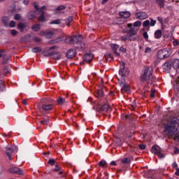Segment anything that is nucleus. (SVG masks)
I'll use <instances>...</instances> for the list:
<instances>
[{"label": "nucleus", "mask_w": 179, "mask_h": 179, "mask_svg": "<svg viewBox=\"0 0 179 179\" xmlns=\"http://www.w3.org/2000/svg\"><path fill=\"white\" fill-rule=\"evenodd\" d=\"M179 126V116L174 117L171 116L168 121V122L164 126V132L167 135V136L171 137L176 131H177V128Z\"/></svg>", "instance_id": "f257e3e1"}, {"label": "nucleus", "mask_w": 179, "mask_h": 179, "mask_svg": "<svg viewBox=\"0 0 179 179\" xmlns=\"http://www.w3.org/2000/svg\"><path fill=\"white\" fill-rule=\"evenodd\" d=\"M153 70L151 67L148 66H145L143 70V73L141 76V82H147V80H150L152 78Z\"/></svg>", "instance_id": "f03ea898"}, {"label": "nucleus", "mask_w": 179, "mask_h": 179, "mask_svg": "<svg viewBox=\"0 0 179 179\" xmlns=\"http://www.w3.org/2000/svg\"><path fill=\"white\" fill-rule=\"evenodd\" d=\"M168 57H170V52L169 51V49L164 48L161 50H159L157 57L159 59H164L166 58H168Z\"/></svg>", "instance_id": "7ed1b4c3"}, {"label": "nucleus", "mask_w": 179, "mask_h": 179, "mask_svg": "<svg viewBox=\"0 0 179 179\" xmlns=\"http://www.w3.org/2000/svg\"><path fill=\"white\" fill-rule=\"evenodd\" d=\"M17 152V146H12L10 148H6V155L8 156L9 160H12V155L13 153H16Z\"/></svg>", "instance_id": "20e7f679"}, {"label": "nucleus", "mask_w": 179, "mask_h": 179, "mask_svg": "<svg viewBox=\"0 0 179 179\" xmlns=\"http://www.w3.org/2000/svg\"><path fill=\"white\" fill-rule=\"evenodd\" d=\"M119 74L122 76V78H127L128 75H129V72L128 70L125 69V62H120V69L119 71Z\"/></svg>", "instance_id": "39448f33"}, {"label": "nucleus", "mask_w": 179, "mask_h": 179, "mask_svg": "<svg viewBox=\"0 0 179 179\" xmlns=\"http://www.w3.org/2000/svg\"><path fill=\"white\" fill-rule=\"evenodd\" d=\"M8 173H10V174H17L18 176H23L24 174V172L23 170L16 167V166H12L8 169Z\"/></svg>", "instance_id": "423d86ee"}, {"label": "nucleus", "mask_w": 179, "mask_h": 179, "mask_svg": "<svg viewBox=\"0 0 179 179\" xmlns=\"http://www.w3.org/2000/svg\"><path fill=\"white\" fill-rule=\"evenodd\" d=\"M127 27H129V30L127 32V34L131 38H134V36L138 34V29L135 27H132V24H128Z\"/></svg>", "instance_id": "0eeeda50"}, {"label": "nucleus", "mask_w": 179, "mask_h": 179, "mask_svg": "<svg viewBox=\"0 0 179 179\" xmlns=\"http://www.w3.org/2000/svg\"><path fill=\"white\" fill-rule=\"evenodd\" d=\"M119 16H120V17L118 18L120 22H121L122 19L123 22H127V19L131 17V13H129V11H120L119 12Z\"/></svg>", "instance_id": "6e6552de"}, {"label": "nucleus", "mask_w": 179, "mask_h": 179, "mask_svg": "<svg viewBox=\"0 0 179 179\" xmlns=\"http://www.w3.org/2000/svg\"><path fill=\"white\" fill-rule=\"evenodd\" d=\"M40 36H43L44 37H46V38H52V37L55 36V33L50 31H41Z\"/></svg>", "instance_id": "1a4fd4ad"}, {"label": "nucleus", "mask_w": 179, "mask_h": 179, "mask_svg": "<svg viewBox=\"0 0 179 179\" xmlns=\"http://www.w3.org/2000/svg\"><path fill=\"white\" fill-rule=\"evenodd\" d=\"M136 19L140 20H145V19H148V14L145 12H141L136 13Z\"/></svg>", "instance_id": "9d476101"}, {"label": "nucleus", "mask_w": 179, "mask_h": 179, "mask_svg": "<svg viewBox=\"0 0 179 179\" xmlns=\"http://www.w3.org/2000/svg\"><path fill=\"white\" fill-rule=\"evenodd\" d=\"M66 55L67 58H69V59L75 58V57L76 56V50L70 49L66 52Z\"/></svg>", "instance_id": "9b49d317"}, {"label": "nucleus", "mask_w": 179, "mask_h": 179, "mask_svg": "<svg viewBox=\"0 0 179 179\" xmlns=\"http://www.w3.org/2000/svg\"><path fill=\"white\" fill-rule=\"evenodd\" d=\"M171 66H173L172 62L167 61L163 64L162 68L164 71H166V72H169V71L171 69Z\"/></svg>", "instance_id": "f8f14e48"}, {"label": "nucleus", "mask_w": 179, "mask_h": 179, "mask_svg": "<svg viewBox=\"0 0 179 179\" xmlns=\"http://www.w3.org/2000/svg\"><path fill=\"white\" fill-rule=\"evenodd\" d=\"M54 108V105L52 104H43L42 105V110L45 113L52 110Z\"/></svg>", "instance_id": "ddd939ff"}, {"label": "nucleus", "mask_w": 179, "mask_h": 179, "mask_svg": "<svg viewBox=\"0 0 179 179\" xmlns=\"http://www.w3.org/2000/svg\"><path fill=\"white\" fill-rule=\"evenodd\" d=\"M83 59L84 62H87V64H90L91 61L93 59V55L87 53L84 55L83 57Z\"/></svg>", "instance_id": "4468645a"}, {"label": "nucleus", "mask_w": 179, "mask_h": 179, "mask_svg": "<svg viewBox=\"0 0 179 179\" xmlns=\"http://www.w3.org/2000/svg\"><path fill=\"white\" fill-rule=\"evenodd\" d=\"M82 41H83V36H82V35L74 36V44H80V45H82Z\"/></svg>", "instance_id": "2eb2a0df"}, {"label": "nucleus", "mask_w": 179, "mask_h": 179, "mask_svg": "<svg viewBox=\"0 0 179 179\" xmlns=\"http://www.w3.org/2000/svg\"><path fill=\"white\" fill-rule=\"evenodd\" d=\"M37 13H38V12L36 10L30 11L28 13V19H29V20H33L34 19H36Z\"/></svg>", "instance_id": "dca6fc26"}, {"label": "nucleus", "mask_w": 179, "mask_h": 179, "mask_svg": "<svg viewBox=\"0 0 179 179\" xmlns=\"http://www.w3.org/2000/svg\"><path fill=\"white\" fill-rule=\"evenodd\" d=\"M162 152V148L159 147L157 145H154L152 147V153H154V155H157Z\"/></svg>", "instance_id": "f3484780"}, {"label": "nucleus", "mask_w": 179, "mask_h": 179, "mask_svg": "<svg viewBox=\"0 0 179 179\" xmlns=\"http://www.w3.org/2000/svg\"><path fill=\"white\" fill-rule=\"evenodd\" d=\"M122 41H135L136 38H131L128 34L126 36H123L121 37Z\"/></svg>", "instance_id": "a211bd4d"}, {"label": "nucleus", "mask_w": 179, "mask_h": 179, "mask_svg": "<svg viewBox=\"0 0 179 179\" xmlns=\"http://www.w3.org/2000/svg\"><path fill=\"white\" fill-rule=\"evenodd\" d=\"M65 9H66V7L65 6H59L56 8L55 13H58L59 15H62Z\"/></svg>", "instance_id": "6ab92c4d"}, {"label": "nucleus", "mask_w": 179, "mask_h": 179, "mask_svg": "<svg viewBox=\"0 0 179 179\" xmlns=\"http://www.w3.org/2000/svg\"><path fill=\"white\" fill-rule=\"evenodd\" d=\"M122 93H131V89L129 88V85L128 84H124L122 87Z\"/></svg>", "instance_id": "aec40b11"}, {"label": "nucleus", "mask_w": 179, "mask_h": 179, "mask_svg": "<svg viewBox=\"0 0 179 179\" xmlns=\"http://www.w3.org/2000/svg\"><path fill=\"white\" fill-rule=\"evenodd\" d=\"M155 2L161 9H163L166 5V0H155Z\"/></svg>", "instance_id": "412c9836"}, {"label": "nucleus", "mask_w": 179, "mask_h": 179, "mask_svg": "<svg viewBox=\"0 0 179 179\" xmlns=\"http://www.w3.org/2000/svg\"><path fill=\"white\" fill-rule=\"evenodd\" d=\"M51 58L56 60L61 59V55H59V53L57 51H53L52 52Z\"/></svg>", "instance_id": "4be33fe9"}, {"label": "nucleus", "mask_w": 179, "mask_h": 179, "mask_svg": "<svg viewBox=\"0 0 179 179\" xmlns=\"http://www.w3.org/2000/svg\"><path fill=\"white\" fill-rule=\"evenodd\" d=\"M162 36H163V32L162 30L158 29L155 32V38L159 40V38H162Z\"/></svg>", "instance_id": "5701e85b"}, {"label": "nucleus", "mask_w": 179, "mask_h": 179, "mask_svg": "<svg viewBox=\"0 0 179 179\" xmlns=\"http://www.w3.org/2000/svg\"><path fill=\"white\" fill-rule=\"evenodd\" d=\"M132 157H126V158H123L121 161V163L122 164H131V159Z\"/></svg>", "instance_id": "b1692460"}, {"label": "nucleus", "mask_w": 179, "mask_h": 179, "mask_svg": "<svg viewBox=\"0 0 179 179\" xmlns=\"http://www.w3.org/2000/svg\"><path fill=\"white\" fill-rule=\"evenodd\" d=\"M172 62V66L174 69H179V59H175Z\"/></svg>", "instance_id": "393cba45"}, {"label": "nucleus", "mask_w": 179, "mask_h": 179, "mask_svg": "<svg viewBox=\"0 0 179 179\" xmlns=\"http://www.w3.org/2000/svg\"><path fill=\"white\" fill-rule=\"evenodd\" d=\"M66 44H75V38L73 37H67L65 39Z\"/></svg>", "instance_id": "a878e982"}, {"label": "nucleus", "mask_w": 179, "mask_h": 179, "mask_svg": "<svg viewBox=\"0 0 179 179\" xmlns=\"http://www.w3.org/2000/svg\"><path fill=\"white\" fill-rule=\"evenodd\" d=\"M17 27L18 30H20V31L23 32L24 29H26V24H24L23 22H20V23H18Z\"/></svg>", "instance_id": "bb28decb"}, {"label": "nucleus", "mask_w": 179, "mask_h": 179, "mask_svg": "<svg viewBox=\"0 0 179 179\" xmlns=\"http://www.w3.org/2000/svg\"><path fill=\"white\" fill-rule=\"evenodd\" d=\"M105 58H106V60L107 62H110V61H113V59H114V58L113 57V54L110 53V52H107L106 55H105Z\"/></svg>", "instance_id": "cd10ccee"}, {"label": "nucleus", "mask_w": 179, "mask_h": 179, "mask_svg": "<svg viewBox=\"0 0 179 179\" xmlns=\"http://www.w3.org/2000/svg\"><path fill=\"white\" fill-rule=\"evenodd\" d=\"M104 96V92L102 90H97L95 92V96L96 97H103Z\"/></svg>", "instance_id": "c85d7f7f"}, {"label": "nucleus", "mask_w": 179, "mask_h": 179, "mask_svg": "<svg viewBox=\"0 0 179 179\" xmlns=\"http://www.w3.org/2000/svg\"><path fill=\"white\" fill-rule=\"evenodd\" d=\"M110 108H111V107L108 103H105L101 107V110L107 112Z\"/></svg>", "instance_id": "c756f323"}, {"label": "nucleus", "mask_w": 179, "mask_h": 179, "mask_svg": "<svg viewBox=\"0 0 179 179\" xmlns=\"http://www.w3.org/2000/svg\"><path fill=\"white\" fill-rule=\"evenodd\" d=\"M1 22L4 24V26H9V17H2Z\"/></svg>", "instance_id": "7c9ffc66"}, {"label": "nucleus", "mask_w": 179, "mask_h": 179, "mask_svg": "<svg viewBox=\"0 0 179 179\" xmlns=\"http://www.w3.org/2000/svg\"><path fill=\"white\" fill-rule=\"evenodd\" d=\"M40 29H41L40 24H35L32 25V27H31V29L34 31H38V30H40Z\"/></svg>", "instance_id": "2f4dec72"}, {"label": "nucleus", "mask_w": 179, "mask_h": 179, "mask_svg": "<svg viewBox=\"0 0 179 179\" xmlns=\"http://www.w3.org/2000/svg\"><path fill=\"white\" fill-rule=\"evenodd\" d=\"M38 20L41 23H43V22H45V17L44 16V13H41L39 17L38 18Z\"/></svg>", "instance_id": "473e14b6"}, {"label": "nucleus", "mask_w": 179, "mask_h": 179, "mask_svg": "<svg viewBox=\"0 0 179 179\" xmlns=\"http://www.w3.org/2000/svg\"><path fill=\"white\" fill-rule=\"evenodd\" d=\"M50 122V120L48 118H43L42 120L39 122V124L41 125H47Z\"/></svg>", "instance_id": "72a5a7b5"}, {"label": "nucleus", "mask_w": 179, "mask_h": 179, "mask_svg": "<svg viewBox=\"0 0 179 179\" xmlns=\"http://www.w3.org/2000/svg\"><path fill=\"white\" fill-rule=\"evenodd\" d=\"M57 104H59V106H62V104L65 103V99L60 96L57 99Z\"/></svg>", "instance_id": "f704fd0d"}, {"label": "nucleus", "mask_w": 179, "mask_h": 179, "mask_svg": "<svg viewBox=\"0 0 179 179\" xmlns=\"http://www.w3.org/2000/svg\"><path fill=\"white\" fill-rule=\"evenodd\" d=\"M98 166L102 168L107 167V162L103 159L98 164Z\"/></svg>", "instance_id": "c9c22d12"}, {"label": "nucleus", "mask_w": 179, "mask_h": 179, "mask_svg": "<svg viewBox=\"0 0 179 179\" xmlns=\"http://www.w3.org/2000/svg\"><path fill=\"white\" fill-rule=\"evenodd\" d=\"M73 20V16H69L67 19V22H66V26H68V27H69V26H71V22Z\"/></svg>", "instance_id": "e433bc0d"}, {"label": "nucleus", "mask_w": 179, "mask_h": 179, "mask_svg": "<svg viewBox=\"0 0 179 179\" xmlns=\"http://www.w3.org/2000/svg\"><path fill=\"white\" fill-rule=\"evenodd\" d=\"M61 41H62V38L59 37V38H56V39H55L53 41H50V44H57V43H59Z\"/></svg>", "instance_id": "4c0bfd02"}, {"label": "nucleus", "mask_w": 179, "mask_h": 179, "mask_svg": "<svg viewBox=\"0 0 179 179\" xmlns=\"http://www.w3.org/2000/svg\"><path fill=\"white\" fill-rule=\"evenodd\" d=\"M8 61H9V57H7L6 55H3L2 64H8Z\"/></svg>", "instance_id": "58836bf2"}, {"label": "nucleus", "mask_w": 179, "mask_h": 179, "mask_svg": "<svg viewBox=\"0 0 179 179\" xmlns=\"http://www.w3.org/2000/svg\"><path fill=\"white\" fill-rule=\"evenodd\" d=\"M110 47H111L113 51H117V50H118V48H120V45H118L117 44H111Z\"/></svg>", "instance_id": "ea45409f"}, {"label": "nucleus", "mask_w": 179, "mask_h": 179, "mask_svg": "<svg viewBox=\"0 0 179 179\" xmlns=\"http://www.w3.org/2000/svg\"><path fill=\"white\" fill-rule=\"evenodd\" d=\"M55 163L56 162H55V159H50L48 162V164H50V166H55Z\"/></svg>", "instance_id": "a19ab883"}, {"label": "nucleus", "mask_w": 179, "mask_h": 179, "mask_svg": "<svg viewBox=\"0 0 179 179\" xmlns=\"http://www.w3.org/2000/svg\"><path fill=\"white\" fill-rule=\"evenodd\" d=\"M50 24H61V20H55L52 21Z\"/></svg>", "instance_id": "79ce46f5"}, {"label": "nucleus", "mask_w": 179, "mask_h": 179, "mask_svg": "<svg viewBox=\"0 0 179 179\" xmlns=\"http://www.w3.org/2000/svg\"><path fill=\"white\" fill-rule=\"evenodd\" d=\"M150 24V21H149V20L144 21L143 23V27H148Z\"/></svg>", "instance_id": "37998d69"}, {"label": "nucleus", "mask_w": 179, "mask_h": 179, "mask_svg": "<svg viewBox=\"0 0 179 179\" xmlns=\"http://www.w3.org/2000/svg\"><path fill=\"white\" fill-rule=\"evenodd\" d=\"M33 52H40L41 51V48L35 47L32 49Z\"/></svg>", "instance_id": "c03bdc74"}, {"label": "nucleus", "mask_w": 179, "mask_h": 179, "mask_svg": "<svg viewBox=\"0 0 179 179\" xmlns=\"http://www.w3.org/2000/svg\"><path fill=\"white\" fill-rule=\"evenodd\" d=\"M142 24V22L141 21H136L134 24L133 27H141V25Z\"/></svg>", "instance_id": "a18cd8bd"}, {"label": "nucleus", "mask_w": 179, "mask_h": 179, "mask_svg": "<svg viewBox=\"0 0 179 179\" xmlns=\"http://www.w3.org/2000/svg\"><path fill=\"white\" fill-rule=\"evenodd\" d=\"M159 159H164L166 157V155L162 153V152H159L158 154H157Z\"/></svg>", "instance_id": "49530a36"}, {"label": "nucleus", "mask_w": 179, "mask_h": 179, "mask_svg": "<svg viewBox=\"0 0 179 179\" xmlns=\"http://www.w3.org/2000/svg\"><path fill=\"white\" fill-rule=\"evenodd\" d=\"M18 33H19V32H17V31H16V29H12V30L10 31V34H11L12 36H17Z\"/></svg>", "instance_id": "de8ad7c7"}, {"label": "nucleus", "mask_w": 179, "mask_h": 179, "mask_svg": "<svg viewBox=\"0 0 179 179\" xmlns=\"http://www.w3.org/2000/svg\"><path fill=\"white\" fill-rule=\"evenodd\" d=\"M3 89H5V85H3V82L0 81V92H3Z\"/></svg>", "instance_id": "09e8293b"}, {"label": "nucleus", "mask_w": 179, "mask_h": 179, "mask_svg": "<svg viewBox=\"0 0 179 179\" xmlns=\"http://www.w3.org/2000/svg\"><path fill=\"white\" fill-rule=\"evenodd\" d=\"M14 19L15 20H20V19H22V15H20V14H16L14 16Z\"/></svg>", "instance_id": "8fccbe9b"}, {"label": "nucleus", "mask_w": 179, "mask_h": 179, "mask_svg": "<svg viewBox=\"0 0 179 179\" xmlns=\"http://www.w3.org/2000/svg\"><path fill=\"white\" fill-rule=\"evenodd\" d=\"M150 26L153 27L155 24H156V20H153L152 18H150Z\"/></svg>", "instance_id": "3c124183"}, {"label": "nucleus", "mask_w": 179, "mask_h": 179, "mask_svg": "<svg viewBox=\"0 0 179 179\" xmlns=\"http://www.w3.org/2000/svg\"><path fill=\"white\" fill-rule=\"evenodd\" d=\"M143 38H145V40H148V38H149V35H148V32L147 31H144L143 34Z\"/></svg>", "instance_id": "603ef678"}, {"label": "nucleus", "mask_w": 179, "mask_h": 179, "mask_svg": "<svg viewBox=\"0 0 179 179\" xmlns=\"http://www.w3.org/2000/svg\"><path fill=\"white\" fill-rule=\"evenodd\" d=\"M9 26L10 27H15V26H16V22L15 21H10Z\"/></svg>", "instance_id": "864d4df0"}, {"label": "nucleus", "mask_w": 179, "mask_h": 179, "mask_svg": "<svg viewBox=\"0 0 179 179\" xmlns=\"http://www.w3.org/2000/svg\"><path fill=\"white\" fill-rule=\"evenodd\" d=\"M139 149H141V150H145V149H146V145L141 144L139 145Z\"/></svg>", "instance_id": "5fc2aeb1"}, {"label": "nucleus", "mask_w": 179, "mask_h": 179, "mask_svg": "<svg viewBox=\"0 0 179 179\" xmlns=\"http://www.w3.org/2000/svg\"><path fill=\"white\" fill-rule=\"evenodd\" d=\"M34 9L35 10H39L40 8L38 7V5H37V3H34Z\"/></svg>", "instance_id": "6e6d98bb"}, {"label": "nucleus", "mask_w": 179, "mask_h": 179, "mask_svg": "<svg viewBox=\"0 0 179 179\" xmlns=\"http://www.w3.org/2000/svg\"><path fill=\"white\" fill-rule=\"evenodd\" d=\"M173 43L174 47H177L178 45H179V41L178 40L173 41Z\"/></svg>", "instance_id": "4d7b16f0"}, {"label": "nucleus", "mask_w": 179, "mask_h": 179, "mask_svg": "<svg viewBox=\"0 0 179 179\" xmlns=\"http://www.w3.org/2000/svg\"><path fill=\"white\" fill-rule=\"evenodd\" d=\"M59 170H61V168L59 166H58V164L55 165V169H54V171H59Z\"/></svg>", "instance_id": "13d9d810"}, {"label": "nucleus", "mask_w": 179, "mask_h": 179, "mask_svg": "<svg viewBox=\"0 0 179 179\" xmlns=\"http://www.w3.org/2000/svg\"><path fill=\"white\" fill-rule=\"evenodd\" d=\"M173 153H174L175 155H178V153H179V149H178V148L176 147V148H174Z\"/></svg>", "instance_id": "bf43d9fd"}, {"label": "nucleus", "mask_w": 179, "mask_h": 179, "mask_svg": "<svg viewBox=\"0 0 179 179\" xmlns=\"http://www.w3.org/2000/svg\"><path fill=\"white\" fill-rule=\"evenodd\" d=\"M145 52L148 53V52H152V49L149 47H147L145 50Z\"/></svg>", "instance_id": "052dcab7"}, {"label": "nucleus", "mask_w": 179, "mask_h": 179, "mask_svg": "<svg viewBox=\"0 0 179 179\" xmlns=\"http://www.w3.org/2000/svg\"><path fill=\"white\" fill-rule=\"evenodd\" d=\"M157 20L161 24H163V18L162 17H157Z\"/></svg>", "instance_id": "680f3d73"}, {"label": "nucleus", "mask_w": 179, "mask_h": 179, "mask_svg": "<svg viewBox=\"0 0 179 179\" xmlns=\"http://www.w3.org/2000/svg\"><path fill=\"white\" fill-rule=\"evenodd\" d=\"M34 41H35V43H40V41H41V40L38 37H35L34 38Z\"/></svg>", "instance_id": "e2e57ef3"}, {"label": "nucleus", "mask_w": 179, "mask_h": 179, "mask_svg": "<svg viewBox=\"0 0 179 179\" xmlns=\"http://www.w3.org/2000/svg\"><path fill=\"white\" fill-rule=\"evenodd\" d=\"M120 51H121V52H127V49L124 47H120Z\"/></svg>", "instance_id": "0e129e2a"}, {"label": "nucleus", "mask_w": 179, "mask_h": 179, "mask_svg": "<svg viewBox=\"0 0 179 179\" xmlns=\"http://www.w3.org/2000/svg\"><path fill=\"white\" fill-rule=\"evenodd\" d=\"M57 49H58V46L57 45H53L49 48V50H57Z\"/></svg>", "instance_id": "69168bd1"}, {"label": "nucleus", "mask_w": 179, "mask_h": 179, "mask_svg": "<svg viewBox=\"0 0 179 179\" xmlns=\"http://www.w3.org/2000/svg\"><path fill=\"white\" fill-rule=\"evenodd\" d=\"M174 138H175L176 140L179 141V132H177V133L175 134Z\"/></svg>", "instance_id": "338daca9"}, {"label": "nucleus", "mask_w": 179, "mask_h": 179, "mask_svg": "<svg viewBox=\"0 0 179 179\" xmlns=\"http://www.w3.org/2000/svg\"><path fill=\"white\" fill-rule=\"evenodd\" d=\"M44 57H52V52L45 53Z\"/></svg>", "instance_id": "774afa93"}]
</instances>
